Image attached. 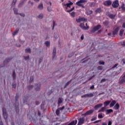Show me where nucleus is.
Returning a JSON list of instances; mask_svg holds the SVG:
<instances>
[{"label":"nucleus","instance_id":"774afa93","mask_svg":"<svg viewBox=\"0 0 125 125\" xmlns=\"http://www.w3.org/2000/svg\"><path fill=\"white\" fill-rule=\"evenodd\" d=\"M122 27L123 28H125V22L123 23Z\"/></svg>","mask_w":125,"mask_h":125},{"label":"nucleus","instance_id":"7ed1b4c3","mask_svg":"<svg viewBox=\"0 0 125 125\" xmlns=\"http://www.w3.org/2000/svg\"><path fill=\"white\" fill-rule=\"evenodd\" d=\"M101 28V25H98L95 27H94L91 30V33H95L96 31H98Z\"/></svg>","mask_w":125,"mask_h":125},{"label":"nucleus","instance_id":"a19ab883","mask_svg":"<svg viewBox=\"0 0 125 125\" xmlns=\"http://www.w3.org/2000/svg\"><path fill=\"white\" fill-rule=\"evenodd\" d=\"M71 16H72V17H75V16H76V13H75V12H72L71 13H70Z\"/></svg>","mask_w":125,"mask_h":125},{"label":"nucleus","instance_id":"1a4fd4ad","mask_svg":"<svg viewBox=\"0 0 125 125\" xmlns=\"http://www.w3.org/2000/svg\"><path fill=\"white\" fill-rule=\"evenodd\" d=\"M12 57H10L5 59V60L4 61V64H7L9 62H10L11 60H12Z\"/></svg>","mask_w":125,"mask_h":125},{"label":"nucleus","instance_id":"c756f323","mask_svg":"<svg viewBox=\"0 0 125 125\" xmlns=\"http://www.w3.org/2000/svg\"><path fill=\"white\" fill-rule=\"evenodd\" d=\"M104 25L105 26V27H108V25H109V21H105L103 22Z\"/></svg>","mask_w":125,"mask_h":125},{"label":"nucleus","instance_id":"c03bdc74","mask_svg":"<svg viewBox=\"0 0 125 125\" xmlns=\"http://www.w3.org/2000/svg\"><path fill=\"white\" fill-rule=\"evenodd\" d=\"M19 30H16L13 33V36H15V35H17L18 33Z\"/></svg>","mask_w":125,"mask_h":125},{"label":"nucleus","instance_id":"c9c22d12","mask_svg":"<svg viewBox=\"0 0 125 125\" xmlns=\"http://www.w3.org/2000/svg\"><path fill=\"white\" fill-rule=\"evenodd\" d=\"M56 114L57 116H59V115H60V110L58 108L56 111Z\"/></svg>","mask_w":125,"mask_h":125},{"label":"nucleus","instance_id":"69168bd1","mask_svg":"<svg viewBox=\"0 0 125 125\" xmlns=\"http://www.w3.org/2000/svg\"><path fill=\"white\" fill-rule=\"evenodd\" d=\"M100 122V120L96 121L93 122L94 124H97V123H99Z\"/></svg>","mask_w":125,"mask_h":125},{"label":"nucleus","instance_id":"2f4dec72","mask_svg":"<svg viewBox=\"0 0 125 125\" xmlns=\"http://www.w3.org/2000/svg\"><path fill=\"white\" fill-rule=\"evenodd\" d=\"M45 44L46 46H47V47L50 46V42H49V41H46L45 42Z\"/></svg>","mask_w":125,"mask_h":125},{"label":"nucleus","instance_id":"052dcab7","mask_svg":"<svg viewBox=\"0 0 125 125\" xmlns=\"http://www.w3.org/2000/svg\"><path fill=\"white\" fill-rule=\"evenodd\" d=\"M64 108H65V107H64V106H63V107H60V108H58V109H59V110L60 111V110H64Z\"/></svg>","mask_w":125,"mask_h":125},{"label":"nucleus","instance_id":"393cba45","mask_svg":"<svg viewBox=\"0 0 125 125\" xmlns=\"http://www.w3.org/2000/svg\"><path fill=\"white\" fill-rule=\"evenodd\" d=\"M38 8H39V9H43V5H42V3H40L38 6Z\"/></svg>","mask_w":125,"mask_h":125},{"label":"nucleus","instance_id":"e2e57ef3","mask_svg":"<svg viewBox=\"0 0 125 125\" xmlns=\"http://www.w3.org/2000/svg\"><path fill=\"white\" fill-rule=\"evenodd\" d=\"M28 3H30V4H31V5H33L34 4V2L31 1V0L28 1Z\"/></svg>","mask_w":125,"mask_h":125},{"label":"nucleus","instance_id":"4d7b16f0","mask_svg":"<svg viewBox=\"0 0 125 125\" xmlns=\"http://www.w3.org/2000/svg\"><path fill=\"white\" fill-rule=\"evenodd\" d=\"M97 119V117L95 116L92 119H91V122H93V121H95Z\"/></svg>","mask_w":125,"mask_h":125},{"label":"nucleus","instance_id":"3c124183","mask_svg":"<svg viewBox=\"0 0 125 125\" xmlns=\"http://www.w3.org/2000/svg\"><path fill=\"white\" fill-rule=\"evenodd\" d=\"M75 9V7H72L70 10H67L66 12H71V11H73Z\"/></svg>","mask_w":125,"mask_h":125},{"label":"nucleus","instance_id":"9d476101","mask_svg":"<svg viewBox=\"0 0 125 125\" xmlns=\"http://www.w3.org/2000/svg\"><path fill=\"white\" fill-rule=\"evenodd\" d=\"M120 30V27H117L112 32V35L115 36V35H117L118 34V32H119Z\"/></svg>","mask_w":125,"mask_h":125},{"label":"nucleus","instance_id":"2eb2a0df","mask_svg":"<svg viewBox=\"0 0 125 125\" xmlns=\"http://www.w3.org/2000/svg\"><path fill=\"white\" fill-rule=\"evenodd\" d=\"M68 3L64 4V6H67V7H71V5H73V2L71 1H68Z\"/></svg>","mask_w":125,"mask_h":125},{"label":"nucleus","instance_id":"473e14b6","mask_svg":"<svg viewBox=\"0 0 125 125\" xmlns=\"http://www.w3.org/2000/svg\"><path fill=\"white\" fill-rule=\"evenodd\" d=\"M96 13H100L101 12V9L100 8H97L95 10Z\"/></svg>","mask_w":125,"mask_h":125},{"label":"nucleus","instance_id":"f704fd0d","mask_svg":"<svg viewBox=\"0 0 125 125\" xmlns=\"http://www.w3.org/2000/svg\"><path fill=\"white\" fill-rule=\"evenodd\" d=\"M125 30H124V29H121L120 31V33H119V35L121 36V37H122L123 36V34H124V32Z\"/></svg>","mask_w":125,"mask_h":125},{"label":"nucleus","instance_id":"bf43d9fd","mask_svg":"<svg viewBox=\"0 0 125 125\" xmlns=\"http://www.w3.org/2000/svg\"><path fill=\"white\" fill-rule=\"evenodd\" d=\"M19 14L22 17H25V14L24 13H19Z\"/></svg>","mask_w":125,"mask_h":125},{"label":"nucleus","instance_id":"412c9836","mask_svg":"<svg viewBox=\"0 0 125 125\" xmlns=\"http://www.w3.org/2000/svg\"><path fill=\"white\" fill-rule=\"evenodd\" d=\"M111 103V101H107L104 102V107H107L109 104Z\"/></svg>","mask_w":125,"mask_h":125},{"label":"nucleus","instance_id":"79ce46f5","mask_svg":"<svg viewBox=\"0 0 125 125\" xmlns=\"http://www.w3.org/2000/svg\"><path fill=\"white\" fill-rule=\"evenodd\" d=\"M24 59L25 60H29L30 59V57L29 56H23Z\"/></svg>","mask_w":125,"mask_h":125},{"label":"nucleus","instance_id":"c85d7f7f","mask_svg":"<svg viewBox=\"0 0 125 125\" xmlns=\"http://www.w3.org/2000/svg\"><path fill=\"white\" fill-rule=\"evenodd\" d=\"M27 88L28 89H29V90H31V89H33L34 88V85H30L27 86Z\"/></svg>","mask_w":125,"mask_h":125},{"label":"nucleus","instance_id":"6e6552de","mask_svg":"<svg viewBox=\"0 0 125 125\" xmlns=\"http://www.w3.org/2000/svg\"><path fill=\"white\" fill-rule=\"evenodd\" d=\"M84 123V118H82L79 119L78 125H83Z\"/></svg>","mask_w":125,"mask_h":125},{"label":"nucleus","instance_id":"ddd939ff","mask_svg":"<svg viewBox=\"0 0 125 125\" xmlns=\"http://www.w3.org/2000/svg\"><path fill=\"white\" fill-rule=\"evenodd\" d=\"M62 102H63V98H59L58 100V107H59V106H60V104H61V103H62Z\"/></svg>","mask_w":125,"mask_h":125},{"label":"nucleus","instance_id":"0e129e2a","mask_svg":"<svg viewBox=\"0 0 125 125\" xmlns=\"http://www.w3.org/2000/svg\"><path fill=\"white\" fill-rule=\"evenodd\" d=\"M108 125H112V121H109L108 123Z\"/></svg>","mask_w":125,"mask_h":125},{"label":"nucleus","instance_id":"0eeeda50","mask_svg":"<svg viewBox=\"0 0 125 125\" xmlns=\"http://www.w3.org/2000/svg\"><path fill=\"white\" fill-rule=\"evenodd\" d=\"M76 21L78 23H80V22H83V21H87V20L85 18H79V19H76Z\"/></svg>","mask_w":125,"mask_h":125},{"label":"nucleus","instance_id":"13d9d810","mask_svg":"<svg viewBox=\"0 0 125 125\" xmlns=\"http://www.w3.org/2000/svg\"><path fill=\"white\" fill-rule=\"evenodd\" d=\"M19 98V95L18 94H17L15 97L16 101H17V100H18Z\"/></svg>","mask_w":125,"mask_h":125},{"label":"nucleus","instance_id":"de8ad7c7","mask_svg":"<svg viewBox=\"0 0 125 125\" xmlns=\"http://www.w3.org/2000/svg\"><path fill=\"white\" fill-rule=\"evenodd\" d=\"M12 87H14V88H15V87H16V86H17L16 83H13L12 84Z\"/></svg>","mask_w":125,"mask_h":125},{"label":"nucleus","instance_id":"e433bc0d","mask_svg":"<svg viewBox=\"0 0 125 125\" xmlns=\"http://www.w3.org/2000/svg\"><path fill=\"white\" fill-rule=\"evenodd\" d=\"M38 18L40 19H42L43 18V14H41L38 16Z\"/></svg>","mask_w":125,"mask_h":125},{"label":"nucleus","instance_id":"49530a36","mask_svg":"<svg viewBox=\"0 0 125 125\" xmlns=\"http://www.w3.org/2000/svg\"><path fill=\"white\" fill-rule=\"evenodd\" d=\"M99 64L100 65H104L105 64V62L102 61H100L99 62Z\"/></svg>","mask_w":125,"mask_h":125},{"label":"nucleus","instance_id":"5701e85b","mask_svg":"<svg viewBox=\"0 0 125 125\" xmlns=\"http://www.w3.org/2000/svg\"><path fill=\"white\" fill-rule=\"evenodd\" d=\"M13 10H14V12L15 14H16L17 15H18V14H19V13H18V8H14Z\"/></svg>","mask_w":125,"mask_h":125},{"label":"nucleus","instance_id":"680f3d73","mask_svg":"<svg viewBox=\"0 0 125 125\" xmlns=\"http://www.w3.org/2000/svg\"><path fill=\"white\" fill-rule=\"evenodd\" d=\"M119 65V64L116 63L115 64L113 67H112V69H114V68H116V67H117V66H118Z\"/></svg>","mask_w":125,"mask_h":125},{"label":"nucleus","instance_id":"423d86ee","mask_svg":"<svg viewBox=\"0 0 125 125\" xmlns=\"http://www.w3.org/2000/svg\"><path fill=\"white\" fill-rule=\"evenodd\" d=\"M35 89L36 91H40L41 90V83H38L35 84Z\"/></svg>","mask_w":125,"mask_h":125},{"label":"nucleus","instance_id":"09e8293b","mask_svg":"<svg viewBox=\"0 0 125 125\" xmlns=\"http://www.w3.org/2000/svg\"><path fill=\"white\" fill-rule=\"evenodd\" d=\"M98 118H99V119H103V116L102 115V114H98Z\"/></svg>","mask_w":125,"mask_h":125},{"label":"nucleus","instance_id":"a211bd4d","mask_svg":"<svg viewBox=\"0 0 125 125\" xmlns=\"http://www.w3.org/2000/svg\"><path fill=\"white\" fill-rule=\"evenodd\" d=\"M77 123H78V120H76L75 121H73L71 122L68 125H77Z\"/></svg>","mask_w":125,"mask_h":125},{"label":"nucleus","instance_id":"cd10ccee","mask_svg":"<svg viewBox=\"0 0 125 125\" xmlns=\"http://www.w3.org/2000/svg\"><path fill=\"white\" fill-rule=\"evenodd\" d=\"M89 6H90V7H93L95 6V3L94 2H90Z\"/></svg>","mask_w":125,"mask_h":125},{"label":"nucleus","instance_id":"58836bf2","mask_svg":"<svg viewBox=\"0 0 125 125\" xmlns=\"http://www.w3.org/2000/svg\"><path fill=\"white\" fill-rule=\"evenodd\" d=\"M34 82V76H31L29 83H33Z\"/></svg>","mask_w":125,"mask_h":125},{"label":"nucleus","instance_id":"338daca9","mask_svg":"<svg viewBox=\"0 0 125 125\" xmlns=\"http://www.w3.org/2000/svg\"><path fill=\"white\" fill-rule=\"evenodd\" d=\"M83 38H84V36H83V34H82L81 37V39L82 40H83Z\"/></svg>","mask_w":125,"mask_h":125},{"label":"nucleus","instance_id":"37998d69","mask_svg":"<svg viewBox=\"0 0 125 125\" xmlns=\"http://www.w3.org/2000/svg\"><path fill=\"white\" fill-rule=\"evenodd\" d=\"M56 21H53V28H52V30H54V27H55V24H56Z\"/></svg>","mask_w":125,"mask_h":125},{"label":"nucleus","instance_id":"72a5a7b5","mask_svg":"<svg viewBox=\"0 0 125 125\" xmlns=\"http://www.w3.org/2000/svg\"><path fill=\"white\" fill-rule=\"evenodd\" d=\"M3 115L4 118L5 119H7V118L8 117V115L7 114V112H6V113H3Z\"/></svg>","mask_w":125,"mask_h":125},{"label":"nucleus","instance_id":"9b49d317","mask_svg":"<svg viewBox=\"0 0 125 125\" xmlns=\"http://www.w3.org/2000/svg\"><path fill=\"white\" fill-rule=\"evenodd\" d=\"M80 27L83 30H87L88 29H89V26L85 27L84 26V23H81Z\"/></svg>","mask_w":125,"mask_h":125},{"label":"nucleus","instance_id":"4468645a","mask_svg":"<svg viewBox=\"0 0 125 125\" xmlns=\"http://www.w3.org/2000/svg\"><path fill=\"white\" fill-rule=\"evenodd\" d=\"M103 106V104H97L95 106L94 109L96 110H97V109H99V108H101V107H102Z\"/></svg>","mask_w":125,"mask_h":125},{"label":"nucleus","instance_id":"603ef678","mask_svg":"<svg viewBox=\"0 0 125 125\" xmlns=\"http://www.w3.org/2000/svg\"><path fill=\"white\" fill-rule=\"evenodd\" d=\"M2 112H3V114L6 113V109H5V108L3 107L2 108Z\"/></svg>","mask_w":125,"mask_h":125},{"label":"nucleus","instance_id":"39448f33","mask_svg":"<svg viewBox=\"0 0 125 125\" xmlns=\"http://www.w3.org/2000/svg\"><path fill=\"white\" fill-rule=\"evenodd\" d=\"M106 15H107V16L110 18V19H114L115 17H116V15L111 14L109 12H106Z\"/></svg>","mask_w":125,"mask_h":125},{"label":"nucleus","instance_id":"ea45409f","mask_svg":"<svg viewBox=\"0 0 125 125\" xmlns=\"http://www.w3.org/2000/svg\"><path fill=\"white\" fill-rule=\"evenodd\" d=\"M47 9L49 12L52 11V8H51V7H47Z\"/></svg>","mask_w":125,"mask_h":125},{"label":"nucleus","instance_id":"6ab92c4d","mask_svg":"<svg viewBox=\"0 0 125 125\" xmlns=\"http://www.w3.org/2000/svg\"><path fill=\"white\" fill-rule=\"evenodd\" d=\"M56 55V47H54L53 51V58H54Z\"/></svg>","mask_w":125,"mask_h":125},{"label":"nucleus","instance_id":"a18cd8bd","mask_svg":"<svg viewBox=\"0 0 125 125\" xmlns=\"http://www.w3.org/2000/svg\"><path fill=\"white\" fill-rule=\"evenodd\" d=\"M17 1V0H13V2L12 3V6H13V5H15V4H16Z\"/></svg>","mask_w":125,"mask_h":125},{"label":"nucleus","instance_id":"20e7f679","mask_svg":"<svg viewBox=\"0 0 125 125\" xmlns=\"http://www.w3.org/2000/svg\"><path fill=\"white\" fill-rule=\"evenodd\" d=\"M103 4H104V5H105V6H110V5L112 4V1L110 0L104 1L103 2Z\"/></svg>","mask_w":125,"mask_h":125},{"label":"nucleus","instance_id":"4c0bfd02","mask_svg":"<svg viewBox=\"0 0 125 125\" xmlns=\"http://www.w3.org/2000/svg\"><path fill=\"white\" fill-rule=\"evenodd\" d=\"M71 82H72V80H70L69 81L67 82V83L64 85V87H67V86H68V85H69V84L70 83H71Z\"/></svg>","mask_w":125,"mask_h":125},{"label":"nucleus","instance_id":"f03ea898","mask_svg":"<svg viewBox=\"0 0 125 125\" xmlns=\"http://www.w3.org/2000/svg\"><path fill=\"white\" fill-rule=\"evenodd\" d=\"M119 5L120 3H119V0H115L113 1L112 4V6L113 8H117V7H119Z\"/></svg>","mask_w":125,"mask_h":125},{"label":"nucleus","instance_id":"a878e982","mask_svg":"<svg viewBox=\"0 0 125 125\" xmlns=\"http://www.w3.org/2000/svg\"><path fill=\"white\" fill-rule=\"evenodd\" d=\"M12 76L14 80H15V79H16V73L15 72V70H13Z\"/></svg>","mask_w":125,"mask_h":125},{"label":"nucleus","instance_id":"b1692460","mask_svg":"<svg viewBox=\"0 0 125 125\" xmlns=\"http://www.w3.org/2000/svg\"><path fill=\"white\" fill-rule=\"evenodd\" d=\"M106 110V107L105 106L102 107L99 111L98 112H104Z\"/></svg>","mask_w":125,"mask_h":125},{"label":"nucleus","instance_id":"7c9ffc66","mask_svg":"<svg viewBox=\"0 0 125 125\" xmlns=\"http://www.w3.org/2000/svg\"><path fill=\"white\" fill-rule=\"evenodd\" d=\"M93 12L92 10H89L86 12V14H87V15H90V14H92Z\"/></svg>","mask_w":125,"mask_h":125},{"label":"nucleus","instance_id":"f3484780","mask_svg":"<svg viewBox=\"0 0 125 125\" xmlns=\"http://www.w3.org/2000/svg\"><path fill=\"white\" fill-rule=\"evenodd\" d=\"M113 109H115V110H119L120 109V104L119 103H117L116 105L114 106Z\"/></svg>","mask_w":125,"mask_h":125},{"label":"nucleus","instance_id":"5fc2aeb1","mask_svg":"<svg viewBox=\"0 0 125 125\" xmlns=\"http://www.w3.org/2000/svg\"><path fill=\"white\" fill-rule=\"evenodd\" d=\"M98 70H102L103 69V66H99L97 67Z\"/></svg>","mask_w":125,"mask_h":125},{"label":"nucleus","instance_id":"f8f14e48","mask_svg":"<svg viewBox=\"0 0 125 125\" xmlns=\"http://www.w3.org/2000/svg\"><path fill=\"white\" fill-rule=\"evenodd\" d=\"M93 113V110L91 109L90 110H88V111L86 112L83 115L84 116H87V115H91V114H92Z\"/></svg>","mask_w":125,"mask_h":125},{"label":"nucleus","instance_id":"aec40b11","mask_svg":"<svg viewBox=\"0 0 125 125\" xmlns=\"http://www.w3.org/2000/svg\"><path fill=\"white\" fill-rule=\"evenodd\" d=\"M106 114L108 115L110 114V113H113V109H107L105 111Z\"/></svg>","mask_w":125,"mask_h":125},{"label":"nucleus","instance_id":"4be33fe9","mask_svg":"<svg viewBox=\"0 0 125 125\" xmlns=\"http://www.w3.org/2000/svg\"><path fill=\"white\" fill-rule=\"evenodd\" d=\"M23 103L25 104H27L28 103V97H25L23 98Z\"/></svg>","mask_w":125,"mask_h":125},{"label":"nucleus","instance_id":"864d4df0","mask_svg":"<svg viewBox=\"0 0 125 125\" xmlns=\"http://www.w3.org/2000/svg\"><path fill=\"white\" fill-rule=\"evenodd\" d=\"M86 97H88L87 94H84V95H83V96H82V98H86Z\"/></svg>","mask_w":125,"mask_h":125},{"label":"nucleus","instance_id":"f257e3e1","mask_svg":"<svg viewBox=\"0 0 125 125\" xmlns=\"http://www.w3.org/2000/svg\"><path fill=\"white\" fill-rule=\"evenodd\" d=\"M87 0H80L76 3V5H78V6H80L82 7V8H84V5L83 3H84V2H87Z\"/></svg>","mask_w":125,"mask_h":125},{"label":"nucleus","instance_id":"8fccbe9b","mask_svg":"<svg viewBox=\"0 0 125 125\" xmlns=\"http://www.w3.org/2000/svg\"><path fill=\"white\" fill-rule=\"evenodd\" d=\"M88 94V97H93V94L92 93H91L90 94Z\"/></svg>","mask_w":125,"mask_h":125},{"label":"nucleus","instance_id":"dca6fc26","mask_svg":"<svg viewBox=\"0 0 125 125\" xmlns=\"http://www.w3.org/2000/svg\"><path fill=\"white\" fill-rule=\"evenodd\" d=\"M116 103H117V102L116 101V100L112 101L110 104V107L112 108V107H114Z\"/></svg>","mask_w":125,"mask_h":125},{"label":"nucleus","instance_id":"bb28decb","mask_svg":"<svg viewBox=\"0 0 125 125\" xmlns=\"http://www.w3.org/2000/svg\"><path fill=\"white\" fill-rule=\"evenodd\" d=\"M25 52L26 53H31V48H27L26 49H25Z\"/></svg>","mask_w":125,"mask_h":125},{"label":"nucleus","instance_id":"6e6d98bb","mask_svg":"<svg viewBox=\"0 0 125 125\" xmlns=\"http://www.w3.org/2000/svg\"><path fill=\"white\" fill-rule=\"evenodd\" d=\"M121 8L125 11V4H122V6H121Z\"/></svg>","mask_w":125,"mask_h":125}]
</instances>
